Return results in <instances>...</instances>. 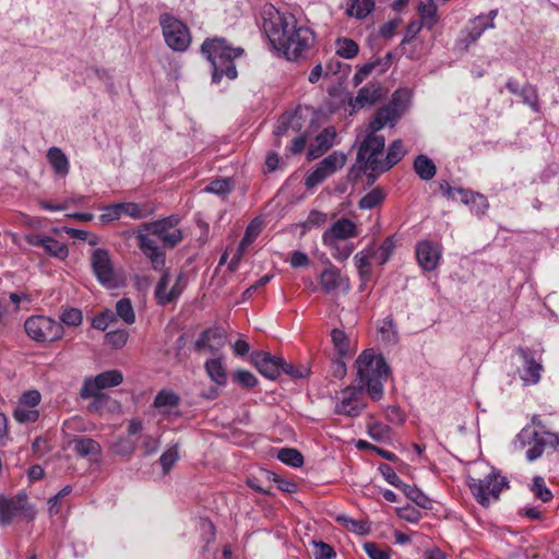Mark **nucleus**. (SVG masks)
<instances>
[{"mask_svg":"<svg viewBox=\"0 0 559 559\" xmlns=\"http://www.w3.org/2000/svg\"><path fill=\"white\" fill-rule=\"evenodd\" d=\"M61 322L69 326H78L82 323V312L76 308L64 309L61 313Z\"/></svg>","mask_w":559,"mask_h":559,"instance_id":"52","label":"nucleus"},{"mask_svg":"<svg viewBox=\"0 0 559 559\" xmlns=\"http://www.w3.org/2000/svg\"><path fill=\"white\" fill-rule=\"evenodd\" d=\"M234 379L236 382L248 389L255 386L258 383L255 376L247 370H237L234 374Z\"/></svg>","mask_w":559,"mask_h":559,"instance_id":"54","label":"nucleus"},{"mask_svg":"<svg viewBox=\"0 0 559 559\" xmlns=\"http://www.w3.org/2000/svg\"><path fill=\"white\" fill-rule=\"evenodd\" d=\"M205 371L210 379L218 385H224L227 381V373L221 358H212L205 361Z\"/></svg>","mask_w":559,"mask_h":559,"instance_id":"30","label":"nucleus"},{"mask_svg":"<svg viewBox=\"0 0 559 559\" xmlns=\"http://www.w3.org/2000/svg\"><path fill=\"white\" fill-rule=\"evenodd\" d=\"M336 132L333 128H326L319 133L308 150V158L316 159L323 155L333 145Z\"/></svg>","mask_w":559,"mask_h":559,"instance_id":"23","label":"nucleus"},{"mask_svg":"<svg viewBox=\"0 0 559 559\" xmlns=\"http://www.w3.org/2000/svg\"><path fill=\"white\" fill-rule=\"evenodd\" d=\"M417 11H418V15L420 17L419 22L423 23V25H425L426 28L431 31L437 25V23L439 21V17L437 14V5H436L435 1L433 0L421 1L418 4Z\"/></svg>","mask_w":559,"mask_h":559,"instance_id":"28","label":"nucleus"},{"mask_svg":"<svg viewBox=\"0 0 559 559\" xmlns=\"http://www.w3.org/2000/svg\"><path fill=\"white\" fill-rule=\"evenodd\" d=\"M518 353L523 360V366L520 370L521 380L525 385L538 383L543 365L534 358L532 352L527 348H519Z\"/></svg>","mask_w":559,"mask_h":559,"instance_id":"20","label":"nucleus"},{"mask_svg":"<svg viewBox=\"0 0 559 559\" xmlns=\"http://www.w3.org/2000/svg\"><path fill=\"white\" fill-rule=\"evenodd\" d=\"M357 236V226L348 218H341L332 224L322 235V241L330 248H336L338 240H345Z\"/></svg>","mask_w":559,"mask_h":559,"instance_id":"16","label":"nucleus"},{"mask_svg":"<svg viewBox=\"0 0 559 559\" xmlns=\"http://www.w3.org/2000/svg\"><path fill=\"white\" fill-rule=\"evenodd\" d=\"M117 321L115 312L109 309L98 313L92 320V326L94 329L105 331L110 324Z\"/></svg>","mask_w":559,"mask_h":559,"instance_id":"48","label":"nucleus"},{"mask_svg":"<svg viewBox=\"0 0 559 559\" xmlns=\"http://www.w3.org/2000/svg\"><path fill=\"white\" fill-rule=\"evenodd\" d=\"M532 491L534 496L543 502H548L552 499V493L546 486L545 480L540 476L533 478Z\"/></svg>","mask_w":559,"mask_h":559,"instance_id":"46","label":"nucleus"},{"mask_svg":"<svg viewBox=\"0 0 559 559\" xmlns=\"http://www.w3.org/2000/svg\"><path fill=\"white\" fill-rule=\"evenodd\" d=\"M277 459L293 467H300L304 464L302 454L293 448H283L277 453Z\"/></svg>","mask_w":559,"mask_h":559,"instance_id":"40","label":"nucleus"},{"mask_svg":"<svg viewBox=\"0 0 559 559\" xmlns=\"http://www.w3.org/2000/svg\"><path fill=\"white\" fill-rule=\"evenodd\" d=\"M44 249L49 255L60 260H64L69 255L68 247L51 237L47 238L46 243L44 245Z\"/></svg>","mask_w":559,"mask_h":559,"instance_id":"43","label":"nucleus"},{"mask_svg":"<svg viewBox=\"0 0 559 559\" xmlns=\"http://www.w3.org/2000/svg\"><path fill=\"white\" fill-rule=\"evenodd\" d=\"M373 9V0H348L347 3V14L358 20L365 19Z\"/></svg>","mask_w":559,"mask_h":559,"instance_id":"32","label":"nucleus"},{"mask_svg":"<svg viewBox=\"0 0 559 559\" xmlns=\"http://www.w3.org/2000/svg\"><path fill=\"white\" fill-rule=\"evenodd\" d=\"M226 344V335L223 329L214 326L203 331L194 343L199 352L215 354Z\"/></svg>","mask_w":559,"mask_h":559,"instance_id":"18","label":"nucleus"},{"mask_svg":"<svg viewBox=\"0 0 559 559\" xmlns=\"http://www.w3.org/2000/svg\"><path fill=\"white\" fill-rule=\"evenodd\" d=\"M423 27H425V25L418 21L411 22L406 27L405 36L401 43V46L408 45L417 36Z\"/></svg>","mask_w":559,"mask_h":559,"instance_id":"59","label":"nucleus"},{"mask_svg":"<svg viewBox=\"0 0 559 559\" xmlns=\"http://www.w3.org/2000/svg\"><path fill=\"white\" fill-rule=\"evenodd\" d=\"M159 448V441L158 439L154 438L153 436H144L142 440V449L144 450V454L151 455L155 452H157Z\"/></svg>","mask_w":559,"mask_h":559,"instance_id":"63","label":"nucleus"},{"mask_svg":"<svg viewBox=\"0 0 559 559\" xmlns=\"http://www.w3.org/2000/svg\"><path fill=\"white\" fill-rule=\"evenodd\" d=\"M389 432L390 429L386 425L378 421H370L368 424V433L373 440L382 441L388 438Z\"/></svg>","mask_w":559,"mask_h":559,"instance_id":"53","label":"nucleus"},{"mask_svg":"<svg viewBox=\"0 0 559 559\" xmlns=\"http://www.w3.org/2000/svg\"><path fill=\"white\" fill-rule=\"evenodd\" d=\"M302 128L301 116L297 112L283 115L276 124L274 134L276 138L289 136L298 133Z\"/></svg>","mask_w":559,"mask_h":559,"instance_id":"25","label":"nucleus"},{"mask_svg":"<svg viewBox=\"0 0 559 559\" xmlns=\"http://www.w3.org/2000/svg\"><path fill=\"white\" fill-rule=\"evenodd\" d=\"M346 163V156L342 152H333L325 158H323L319 164L324 168L330 175L334 174L338 168H342Z\"/></svg>","mask_w":559,"mask_h":559,"instance_id":"41","label":"nucleus"},{"mask_svg":"<svg viewBox=\"0 0 559 559\" xmlns=\"http://www.w3.org/2000/svg\"><path fill=\"white\" fill-rule=\"evenodd\" d=\"M169 283V273L164 272L162 278L159 280L156 288H155V297L159 305H167L171 302V295H168L167 286Z\"/></svg>","mask_w":559,"mask_h":559,"instance_id":"47","label":"nucleus"},{"mask_svg":"<svg viewBox=\"0 0 559 559\" xmlns=\"http://www.w3.org/2000/svg\"><path fill=\"white\" fill-rule=\"evenodd\" d=\"M380 64H382V60L380 58H378L373 61L367 62V63L362 64L361 67H359L352 79L353 84L355 86L360 85L368 78V75L370 73H372L374 70L379 69L378 67Z\"/></svg>","mask_w":559,"mask_h":559,"instance_id":"44","label":"nucleus"},{"mask_svg":"<svg viewBox=\"0 0 559 559\" xmlns=\"http://www.w3.org/2000/svg\"><path fill=\"white\" fill-rule=\"evenodd\" d=\"M129 332L127 330H115L106 333L105 343L111 348L119 349L127 344Z\"/></svg>","mask_w":559,"mask_h":559,"instance_id":"45","label":"nucleus"},{"mask_svg":"<svg viewBox=\"0 0 559 559\" xmlns=\"http://www.w3.org/2000/svg\"><path fill=\"white\" fill-rule=\"evenodd\" d=\"M178 459L179 453L177 445H173L160 455L159 463L162 465L164 474H167L173 468Z\"/></svg>","mask_w":559,"mask_h":559,"instance_id":"51","label":"nucleus"},{"mask_svg":"<svg viewBox=\"0 0 559 559\" xmlns=\"http://www.w3.org/2000/svg\"><path fill=\"white\" fill-rule=\"evenodd\" d=\"M91 267L97 281L107 288L117 286V275L108 250L97 248L91 254Z\"/></svg>","mask_w":559,"mask_h":559,"instance_id":"11","label":"nucleus"},{"mask_svg":"<svg viewBox=\"0 0 559 559\" xmlns=\"http://www.w3.org/2000/svg\"><path fill=\"white\" fill-rule=\"evenodd\" d=\"M316 559H332L335 557L333 548L323 542H313Z\"/></svg>","mask_w":559,"mask_h":559,"instance_id":"56","label":"nucleus"},{"mask_svg":"<svg viewBox=\"0 0 559 559\" xmlns=\"http://www.w3.org/2000/svg\"><path fill=\"white\" fill-rule=\"evenodd\" d=\"M362 391L358 386H347L342 390L338 402L335 404V413L348 417H357L366 407Z\"/></svg>","mask_w":559,"mask_h":559,"instance_id":"14","label":"nucleus"},{"mask_svg":"<svg viewBox=\"0 0 559 559\" xmlns=\"http://www.w3.org/2000/svg\"><path fill=\"white\" fill-rule=\"evenodd\" d=\"M383 97V87L379 82H369L354 98L349 99L350 115L357 110L376 105Z\"/></svg>","mask_w":559,"mask_h":559,"instance_id":"15","label":"nucleus"},{"mask_svg":"<svg viewBox=\"0 0 559 559\" xmlns=\"http://www.w3.org/2000/svg\"><path fill=\"white\" fill-rule=\"evenodd\" d=\"M270 41L281 50L288 60H297L307 56L312 48L316 36L313 31L297 21L295 15L283 13L269 34Z\"/></svg>","mask_w":559,"mask_h":559,"instance_id":"1","label":"nucleus"},{"mask_svg":"<svg viewBox=\"0 0 559 559\" xmlns=\"http://www.w3.org/2000/svg\"><path fill=\"white\" fill-rule=\"evenodd\" d=\"M384 200V193L382 189L374 188L366 195H364L359 201V207L361 210H371L380 205Z\"/></svg>","mask_w":559,"mask_h":559,"instance_id":"42","label":"nucleus"},{"mask_svg":"<svg viewBox=\"0 0 559 559\" xmlns=\"http://www.w3.org/2000/svg\"><path fill=\"white\" fill-rule=\"evenodd\" d=\"M532 426L535 429L532 430L531 426H526L519 435L523 444L528 447L526 459L530 462L539 459L546 447L556 449L559 445V433L549 431L539 416H533Z\"/></svg>","mask_w":559,"mask_h":559,"instance_id":"5","label":"nucleus"},{"mask_svg":"<svg viewBox=\"0 0 559 559\" xmlns=\"http://www.w3.org/2000/svg\"><path fill=\"white\" fill-rule=\"evenodd\" d=\"M397 117L399 112L394 104L383 106L376 111L373 119L368 124V130L378 132L388 124L393 126Z\"/></svg>","mask_w":559,"mask_h":559,"instance_id":"24","label":"nucleus"},{"mask_svg":"<svg viewBox=\"0 0 559 559\" xmlns=\"http://www.w3.org/2000/svg\"><path fill=\"white\" fill-rule=\"evenodd\" d=\"M19 515L27 520L35 518V510L28 502L27 495L21 492L11 498L0 495V524L9 525Z\"/></svg>","mask_w":559,"mask_h":559,"instance_id":"10","label":"nucleus"},{"mask_svg":"<svg viewBox=\"0 0 559 559\" xmlns=\"http://www.w3.org/2000/svg\"><path fill=\"white\" fill-rule=\"evenodd\" d=\"M371 253L367 254L364 251L358 252L355 257V264L361 275L369 273Z\"/></svg>","mask_w":559,"mask_h":559,"instance_id":"61","label":"nucleus"},{"mask_svg":"<svg viewBox=\"0 0 559 559\" xmlns=\"http://www.w3.org/2000/svg\"><path fill=\"white\" fill-rule=\"evenodd\" d=\"M407 154V150L402 140H394L390 143L386 155L381 162L380 174L385 173L395 166Z\"/></svg>","mask_w":559,"mask_h":559,"instance_id":"26","label":"nucleus"},{"mask_svg":"<svg viewBox=\"0 0 559 559\" xmlns=\"http://www.w3.org/2000/svg\"><path fill=\"white\" fill-rule=\"evenodd\" d=\"M122 214L132 217V218H143L145 217V213L143 212L142 207L138 203L128 202V203H120Z\"/></svg>","mask_w":559,"mask_h":559,"instance_id":"58","label":"nucleus"},{"mask_svg":"<svg viewBox=\"0 0 559 559\" xmlns=\"http://www.w3.org/2000/svg\"><path fill=\"white\" fill-rule=\"evenodd\" d=\"M47 159L53 171L64 178L70 170V163L66 154L59 147H50L47 152Z\"/></svg>","mask_w":559,"mask_h":559,"instance_id":"27","label":"nucleus"},{"mask_svg":"<svg viewBox=\"0 0 559 559\" xmlns=\"http://www.w3.org/2000/svg\"><path fill=\"white\" fill-rule=\"evenodd\" d=\"M456 195H459L462 203L468 205L471 202L478 201L479 207L475 209L476 214H484L485 211L488 209V201L487 199L479 193H475L471 190L457 188L456 189Z\"/></svg>","mask_w":559,"mask_h":559,"instance_id":"35","label":"nucleus"},{"mask_svg":"<svg viewBox=\"0 0 559 559\" xmlns=\"http://www.w3.org/2000/svg\"><path fill=\"white\" fill-rule=\"evenodd\" d=\"M122 215L120 203L111 204L104 207V213L100 214L99 219L103 223H109L116 219H119Z\"/></svg>","mask_w":559,"mask_h":559,"instance_id":"55","label":"nucleus"},{"mask_svg":"<svg viewBox=\"0 0 559 559\" xmlns=\"http://www.w3.org/2000/svg\"><path fill=\"white\" fill-rule=\"evenodd\" d=\"M356 368L358 388L366 390L373 401H380L389 376L384 358L374 355L372 349H366L356 359Z\"/></svg>","mask_w":559,"mask_h":559,"instance_id":"3","label":"nucleus"},{"mask_svg":"<svg viewBox=\"0 0 559 559\" xmlns=\"http://www.w3.org/2000/svg\"><path fill=\"white\" fill-rule=\"evenodd\" d=\"M233 185L230 179H217L212 182H210L205 188L204 191L214 193L217 195H227L231 192Z\"/></svg>","mask_w":559,"mask_h":559,"instance_id":"49","label":"nucleus"},{"mask_svg":"<svg viewBox=\"0 0 559 559\" xmlns=\"http://www.w3.org/2000/svg\"><path fill=\"white\" fill-rule=\"evenodd\" d=\"M41 402V394L38 390H27L19 399L13 411L14 419L20 424L35 423L39 418L37 406Z\"/></svg>","mask_w":559,"mask_h":559,"instance_id":"12","label":"nucleus"},{"mask_svg":"<svg viewBox=\"0 0 559 559\" xmlns=\"http://www.w3.org/2000/svg\"><path fill=\"white\" fill-rule=\"evenodd\" d=\"M493 27H495V24L492 22H486L485 16L476 17L473 21V26H472L471 31L468 32L467 37L465 39L466 46L475 43L486 29L493 28Z\"/></svg>","mask_w":559,"mask_h":559,"instance_id":"38","label":"nucleus"},{"mask_svg":"<svg viewBox=\"0 0 559 559\" xmlns=\"http://www.w3.org/2000/svg\"><path fill=\"white\" fill-rule=\"evenodd\" d=\"M179 222V216L170 215L168 217L144 224L143 230H145L146 234L140 231L136 235L139 248L151 261L153 269L156 271L164 269L166 259L165 252L153 237L160 240L165 248H174L183 238L181 229L177 227Z\"/></svg>","mask_w":559,"mask_h":559,"instance_id":"2","label":"nucleus"},{"mask_svg":"<svg viewBox=\"0 0 559 559\" xmlns=\"http://www.w3.org/2000/svg\"><path fill=\"white\" fill-rule=\"evenodd\" d=\"M414 170L423 180H430L435 177L437 168L432 159L426 155H418L414 160Z\"/></svg>","mask_w":559,"mask_h":559,"instance_id":"31","label":"nucleus"},{"mask_svg":"<svg viewBox=\"0 0 559 559\" xmlns=\"http://www.w3.org/2000/svg\"><path fill=\"white\" fill-rule=\"evenodd\" d=\"M385 146V139L383 135L377 134V132H372L368 130L367 135L360 143L357 160L360 164H364L365 170H370L374 175H369L372 181L380 175L381 162L380 156L383 153Z\"/></svg>","mask_w":559,"mask_h":559,"instance_id":"6","label":"nucleus"},{"mask_svg":"<svg viewBox=\"0 0 559 559\" xmlns=\"http://www.w3.org/2000/svg\"><path fill=\"white\" fill-rule=\"evenodd\" d=\"M521 95L525 103H527L534 110H537V94L532 86H524L521 91Z\"/></svg>","mask_w":559,"mask_h":559,"instance_id":"64","label":"nucleus"},{"mask_svg":"<svg viewBox=\"0 0 559 559\" xmlns=\"http://www.w3.org/2000/svg\"><path fill=\"white\" fill-rule=\"evenodd\" d=\"M394 247L393 238H386L379 248L371 252L372 260L379 265L386 263L393 253Z\"/></svg>","mask_w":559,"mask_h":559,"instance_id":"37","label":"nucleus"},{"mask_svg":"<svg viewBox=\"0 0 559 559\" xmlns=\"http://www.w3.org/2000/svg\"><path fill=\"white\" fill-rule=\"evenodd\" d=\"M201 51L213 67V82L219 83L224 76L229 80L237 78L234 60L242 56V48L231 47L224 38H212L204 40Z\"/></svg>","mask_w":559,"mask_h":559,"instance_id":"4","label":"nucleus"},{"mask_svg":"<svg viewBox=\"0 0 559 559\" xmlns=\"http://www.w3.org/2000/svg\"><path fill=\"white\" fill-rule=\"evenodd\" d=\"M331 340L338 357H345L349 354V340L344 331L333 329Z\"/></svg>","mask_w":559,"mask_h":559,"instance_id":"36","label":"nucleus"},{"mask_svg":"<svg viewBox=\"0 0 559 559\" xmlns=\"http://www.w3.org/2000/svg\"><path fill=\"white\" fill-rule=\"evenodd\" d=\"M135 442L127 438H119L111 445L112 452L120 456L131 455L135 451Z\"/></svg>","mask_w":559,"mask_h":559,"instance_id":"50","label":"nucleus"},{"mask_svg":"<svg viewBox=\"0 0 559 559\" xmlns=\"http://www.w3.org/2000/svg\"><path fill=\"white\" fill-rule=\"evenodd\" d=\"M74 451L81 457L98 456L102 448L97 441L88 437L73 439Z\"/></svg>","mask_w":559,"mask_h":559,"instance_id":"29","label":"nucleus"},{"mask_svg":"<svg viewBox=\"0 0 559 559\" xmlns=\"http://www.w3.org/2000/svg\"><path fill=\"white\" fill-rule=\"evenodd\" d=\"M381 473L385 480L391 484L392 486L400 488L403 485V481L397 476V474L394 472V469L389 465H383L380 467Z\"/></svg>","mask_w":559,"mask_h":559,"instance_id":"62","label":"nucleus"},{"mask_svg":"<svg viewBox=\"0 0 559 559\" xmlns=\"http://www.w3.org/2000/svg\"><path fill=\"white\" fill-rule=\"evenodd\" d=\"M159 24L167 46L174 51H185L191 43L187 25L169 13L159 16Z\"/></svg>","mask_w":559,"mask_h":559,"instance_id":"8","label":"nucleus"},{"mask_svg":"<svg viewBox=\"0 0 559 559\" xmlns=\"http://www.w3.org/2000/svg\"><path fill=\"white\" fill-rule=\"evenodd\" d=\"M116 318L119 317L126 324H132L135 321V313L130 299L121 298L116 302Z\"/></svg>","mask_w":559,"mask_h":559,"instance_id":"39","label":"nucleus"},{"mask_svg":"<svg viewBox=\"0 0 559 559\" xmlns=\"http://www.w3.org/2000/svg\"><path fill=\"white\" fill-rule=\"evenodd\" d=\"M467 485L477 502L487 508L499 499L501 491L508 487V481L506 477L490 473L483 479L468 477Z\"/></svg>","mask_w":559,"mask_h":559,"instance_id":"7","label":"nucleus"},{"mask_svg":"<svg viewBox=\"0 0 559 559\" xmlns=\"http://www.w3.org/2000/svg\"><path fill=\"white\" fill-rule=\"evenodd\" d=\"M336 55L344 59H353L359 52L358 44L350 38L341 37L335 40Z\"/></svg>","mask_w":559,"mask_h":559,"instance_id":"34","label":"nucleus"},{"mask_svg":"<svg viewBox=\"0 0 559 559\" xmlns=\"http://www.w3.org/2000/svg\"><path fill=\"white\" fill-rule=\"evenodd\" d=\"M416 259L424 271H433L441 260V247L429 240L419 241L416 246Z\"/></svg>","mask_w":559,"mask_h":559,"instance_id":"17","label":"nucleus"},{"mask_svg":"<svg viewBox=\"0 0 559 559\" xmlns=\"http://www.w3.org/2000/svg\"><path fill=\"white\" fill-rule=\"evenodd\" d=\"M364 548L370 559H390L389 551L379 548L374 543H366Z\"/></svg>","mask_w":559,"mask_h":559,"instance_id":"60","label":"nucleus"},{"mask_svg":"<svg viewBox=\"0 0 559 559\" xmlns=\"http://www.w3.org/2000/svg\"><path fill=\"white\" fill-rule=\"evenodd\" d=\"M260 231H261V228H260L259 224H255L254 222L250 223L247 226L245 236L241 239L239 248H238V253L233 258V260L230 262V266H233L240 260L243 251L255 240V238L258 237Z\"/></svg>","mask_w":559,"mask_h":559,"instance_id":"33","label":"nucleus"},{"mask_svg":"<svg viewBox=\"0 0 559 559\" xmlns=\"http://www.w3.org/2000/svg\"><path fill=\"white\" fill-rule=\"evenodd\" d=\"M179 403L180 397L173 390L164 389L156 394L153 405L164 416H178Z\"/></svg>","mask_w":559,"mask_h":559,"instance_id":"22","label":"nucleus"},{"mask_svg":"<svg viewBox=\"0 0 559 559\" xmlns=\"http://www.w3.org/2000/svg\"><path fill=\"white\" fill-rule=\"evenodd\" d=\"M26 334L38 343L55 342L62 337L63 326L45 316H33L24 323Z\"/></svg>","mask_w":559,"mask_h":559,"instance_id":"9","label":"nucleus"},{"mask_svg":"<svg viewBox=\"0 0 559 559\" xmlns=\"http://www.w3.org/2000/svg\"><path fill=\"white\" fill-rule=\"evenodd\" d=\"M320 285L324 293L336 294L340 289L347 290L348 281L341 275V272L334 265L324 269L320 274Z\"/></svg>","mask_w":559,"mask_h":559,"instance_id":"21","label":"nucleus"},{"mask_svg":"<svg viewBox=\"0 0 559 559\" xmlns=\"http://www.w3.org/2000/svg\"><path fill=\"white\" fill-rule=\"evenodd\" d=\"M123 376L119 370H108L97 374L95 378L84 380L80 395L82 399L96 396L104 389H109L121 384Z\"/></svg>","mask_w":559,"mask_h":559,"instance_id":"13","label":"nucleus"},{"mask_svg":"<svg viewBox=\"0 0 559 559\" xmlns=\"http://www.w3.org/2000/svg\"><path fill=\"white\" fill-rule=\"evenodd\" d=\"M251 362L267 379L275 380L281 374V357L272 356L266 352H254L251 354Z\"/></svg>","mask_w":559,"mask_h":559,"instance_id":"19","label":"nucleus"},{"mask_svg":"<svg viewBox=\"0 0 559 559\" xmlns=\"http://www.w3.org/2000/svg\"><path fill=\"white\" fill-rule=\"evenodd\" d=\"M380 333L382 334L383 340H385L389 343H394L397 340V332L394 328L393 320L390 318H386L381 328Z\"/></svg>","mask_w":559,"mask_h":559,"instance_id":"57","label":"nucleus"}]
</instances>
